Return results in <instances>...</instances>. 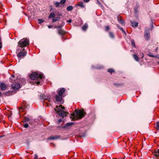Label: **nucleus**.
<instances>
[{
    "mask_svg": "<svg viewBox=\"0 0 159 159\" xmlns=\"http://www.w3.org/2000/svg\"><path fill=\"white\" fill-rule=\"evenodd\" d=\"M97 2H98V3L100 5L101 4V3L99 2L98 1V0H97Z\"/></svg>",
    "mask_w": 159,
    "mask_h": 159,
    "instance_id": "a18cd8bd",
    "label": "nucleus"
},
{
    "mask_svg": "<svg viewBox=\"0 0 159 159\" xmlns=\"http://www.w3.org/2000/svg\"><path fill=\"white\" fill-rule=\"evenodd\" d=\"M57 28H59V29L58 30V33L59 34L63 35L65 34V32L63 30L60 28L59 26L57 27Z\"/></svg>",
    "mask_w": 159,
    "mask_h": 159,
    "instance_id": "9b49d317",
    "label": "nucleus"
},
{
    "mask_svg": "<svg viewBox=\"0 0 159 159\" xmlns=\"http://www.w3.org/2000/svg\"><path fill=\"white\" fill-rule=\"evenodd\" d=\"M109 36L112 39L114 38V35L113 33L111 32H109Z\"/></svg>",
    "mask_w": 159,
    "mask_h": 159,
    "instance_id": "aec40b11",
    "label": "nucleus"
},
{
    "mask_svg": "<svg viewBox=\"0 0 159 159\" xmlns=\"http://www.w3.org/2000/svg\"><path fill=\"white\" fill-rule=\"evenodd\" d=\"M86 113L84 112V110H75V111L72 113L70 116V118L72 120L74 121L76 120L82 118L85 116Z\"/></svg>",
    "mask_w": 159,
    "mask_h": 159,
    "instance_id": "f257e3e1",
    "label": "nucleus"
},
{
    "mask_svg": "<svg viewBox=\"0 0 159 159\" xmlns=\"http://www.w3.org/2000/svg\"><path fill=\"white\" fill-rule=\"evenodd\" d=\"M39 21H40V23H42L43 22V21L41 19H39Z\"/></svg>",
    "mask_w": 159,
    "mask_h": 159,
    "instance_id": "79ce46f5",
    "label": "nucleus"
},
{
    "mask_svg": "<svg viewBox=\"0 0 159 159\" xmlns=\"http://www.w3.org/2000/svg\"><path fill=\"white\" fill-rule=\"evenodd\" d=\"M0 42H1V38L0 37Z\"/></svg>",
    "mask_w": 159,
    "mask_h": 159,
    "instance_id": "8fccbe9b",
    "label": "nucleus"
},
{
    "mask_svg": "<svg viewBox=\"0 0 159 159\" xmlns=\"http://www.w3.org/2000/svg\"><path fill=\"white\" fill-rule=\"evenodd\" d=\"M29 44V41L28 39L24 38L20 40L18 43V47H17V51L20 49L23 48L26 46H27Z\"/></svg>",
    "mask_w": 159,
    "mask_h": 159,
    "instance_id": "f03ea898",
    "label": "nucleus"
},
{
    "mask_svg": "<svg viewBox=\"0 0 159 159\" xmlns=\"http://www.w3.org/2000/svg\"><path fill=\"white\" fill-rule=\"evenodd\" d=\"M61 138L60 135H53L51 136L48 138V139L49 140H55Z\"/></svg>",
    "mask_w": 159,
    "mask_h": 159,
    "instance_id": "6e6552de",
    "label": "nucleus"
},
{
    "mask_svg": "<svg viewBox=\"0 0 159 159\" xmlns=\"http://www.w3.org/2000/svg\"><path fill=\"white\" fill-rule=\"evenodd\" d=\"M117 26L118 28V29H119L121 30L125 34H126L125 32V31L123 30L122 28H121L120 26H119V25L118 24H117Z\"/></svg>",
    "mask_w": 159,
    "mask_h": 159,
    "instance_id": "5701e85b",
    "label": "nucleus"
},
{
    "mask_svg": "<svg viewBox=\"0 0 159 159\" xmlns=\"http://www.w3.org/2000/svg\"><path fill=\"white\" fill-rule=\"evenodd\" d=\"M140 55L141 57V58H143V57L144 56V54L143 53H140Z\"/></svg>",
    "mask_w": 159,
    "mask_h": 159,
    "instance_id": "f704fd0d",
    "label": "nucleus"
},
{
    "mask_svg": "<svg viewBox=\"0 0 159 159\" xmlns=\"http://www.w3.org/2000/svg\"><path fill=\"white\" fill-rule=\"evenodd\" d=\"M35 159H37L38 158V156L36 154L35 155Z\"/></svg>",
    "mask_w": 159,
    "mask_h": 159,
    "instance_id": "37998d69",
    "label": "nucleus"
},
{
    "mask_svg": "<svg viewBox=\"0 0 159 159\" xmlns=\"http://www.w3.org/2000/svg\"><path fill=\"white\" fill-rule=\"evenodd\" d=\"M84 1L86 2H88L90 0H84Z\"/></svg>",
    "mask_w": 159,
    "mask_h": 159,
    "instance_id": "e433bc0d",
    "label": "nucleus"
},
{
    "mask_svg": "<svg viewBox=\"0 0 159 159\" xmlns=\"http://www.w3.org/2000/svg\"><path fill=\"white\" fill-rule=\"evenodd\" d=\"M60 20V18L59 17H55L52 19V21L54 22L57 21H59Z\"/></svg>",
    "mask_w": 159,
    "mask_h": 159,
    "instance_id": "dca6fc26",
    "label": "nucleus"
},
{
    "mask_svg": "<svg viewBox=\"0 0 159 159\" xmlns=\"http://www.w3.org/2000/svg\"><path fill=\"white\" fill-rule=\"evenodd\" d=\"M88 28V25L87 24H85L83 26L82 29L84 30H86Z\"/></svg>",
    "mask_w": 159,
    "mask_h": 159,
    "instance_id": "412c9836",
    "label": "nucleus"
},
{
    "mask_svg": "<svg viewBox=\"0 0 159 159\" xmlns=\"http://www.w3.org/2000/svg\"><path fill=\"white\" fill-rule=\"evenodd\" d=\"M20 84L16 83H13L11 85L12 89L15 90L18 89L20 88Z\"/></svg>",
    "mask_w": 159,
    "mask_h": 159,
    "instance_id": "0eeeda50",
    "label": "nucleus"
},
{
    "mask_svg": "<svg viewBox=\"0 0 159 159\" xmlns=\"http://www.w3.org/2000/svg\"><path fill=\"white\" fill-rule=\"evenodd\" d=\"M144 32V37L146 40H148L149 39L150 36L149 29L146 28Z\"/></svg>",
    "mask_w": 159,
    "mask_h": 159,
    "instance_id": "423d86ee",
    "label": "nucleus"
},
{
    "mask_svg": "<svg viewBox=\"0 0 159 159\" xmlns=\"http://www.w3.org/2000/svg\"><path fill=\"white\" fill-rule=\"evenodd\" d=\"M131 24L133 27H137L138 25V23L136 22L132 21L131 22Z\"/></svg>",
    "mask_w": 159,
    "mask_h": 159,
    "instance_id": "f3484780",
    "label": "nucleus"
},
{
    "mask_svg": "<svg viewBox=\"0 0 159 159\" xmlns=\"http://www.w3.org/2000/svg\"><path fill=\"white\" fill-rule=\"evenodd\" d=\"M110 29V27L108 26H106L105 27V30L107 31Z\"/></svg>",
    "mask_w": 159,
    "mask_h": 159,
    "instance_id": "2f4dec72",
    "label": "nucleus"
},
{
    "mask_svg": "<svg viewBox=\"0 0 159 159\" xmlns=\"http://www.w3.org/2000/svg\"><path fill=\"white\" fill-rule=\"evenodd\" d=\"M156 128L158 130H159V121L156 123Z\"/></svg>",
    "mask_w": 159,
    "mask_h": 159,
    "instance_id": "c85d7f7f",
    "label": "nucleus"
},
{
    "mask_svg": "<svg viewBox=\"0 0 159 159\" xmlns=\"http://www.w3.org/2000/svg\"><path fill=\"white\" fill-rule=\"evenodd\" d=\"M17 52H18V54H17V57L19 58H23L27 54V51L25 50L24 48H20L18 51H17Z\"/></svg>",
    "mask_w": 159,
    "mask_h": 159,
    "instance_id": "39448f33",
    "label": "nucleus"
},
{
    "mask_svg": "<svg viewBox=\"0 0 159 159\" xmlns=\"http://www.w3.org/2000/svg\"><path fill=\"white\" fill-rule=\"evenodd\" d=\"M24 127L25 128H27L28 127L29 125L28 124H25L23 125Z\"/></svg>",
    "mask_w": 159,
    "mask_h": 159,
    "instance_id": "72a5a7b5",
    "label": "nucleus"
},
{
    "mask_svg": "<svg viewBox=\"0 0 159 159\" xmlns=\"http://www.w3.org/2000/svg\"><path fill=\"white\" fill-rule=\"evenodd\" d=\"M66 0H61L60 3L61 4H63L65 3Z\"/></svg>",
    "mask_w": 159,
    "mask_h": 159,
    "instance_id": "c756f323",
    "label": "nucleus"
},
{
    "mask_svg": "<svg viewBox=\"0 0 159 159\" xmlns=\"http://www.w3.org/2000/svg\"><path fill=\"white\" fill-rule=\"evenodd\" d=\"M55 15V14L54 13H51L49 16V18H53L54 17Z\"/></svg>",
    "mask_w": 159,
    "mask_h": 159,
    "instance_id": "b1692460",
    "label": "nucleus"
},
{
    "mask_svg": "<svg viewBox=\"0 0 159 159\" xmlns=\"http://www.w3.org/2000/svg\"><path fill=\"white\" fill-rule=\"evenodd\" d=\"M73 9V7L71 6H69L67 8V10L68 11H71Z\"/></svg>",
    "mask_w": 159,
    "mask_h": 159,
    "instance_id": "4be33fe9",
    "label": "nucleus"
},
{
    "mask_svg": "<svg viewBox=\"0 0 159 159\" xmlns=\"http://www.w3.org/2000/svg\"><path fill=\"white\" fill-rule=\"evenodd\" d=\"M108 71L110 73H112L114 72V70L111 69H109L108 70Z\"/></svg>",
    "mask_w": 159,
    "mask_h": 159,
    "instance_id": "cd10ccee",
    "label": "nucleus"
},
{
    "mask_svg": "<svg viewBox=\"0 0 159 159\" xmlns=\"http://www.w3.org/2000/svg\"><path fill=\"white\" fill-rule=\"evenodd\" d=\"M40 97L41 98L43 99H47L48 100L49 102L50 101V98H47L43 94H41L40 95Z\"/></svg>",
    "mask_w": 159,
    "mask_h": 159,
    "instance_id": "ddd939ff",
    "label": "nucleus"
},
{
    "mask_svg": "<svg viewBox=\"0 0 159 159\" xmlns=\"http://www.w3.org/2000/svg\"><path fill=\"white\" fill-rule=\"evenodd\" d=\"M79 6L81 7H83V4L82 3V4H80L79 5Z\"/></svg>",
    "mask_w": 159,
    "mask_h": 159,
    "instance_id": "4c0bfd02",
    "label": "nucleus"
},
{
    "mask_svg": "<svg viewBox=\"0 0 159 159\" xmlns=\"http://www.w3.org/2000/svg\"><path fill=\"white\" fill-rule=\"evenodd\" d=\"M55 98L56 101L57 102H60L62 100V96L57 95L56 96Z\"/></svg>",
    "mask_w": 159,
    "mask_h": 159,
    "instance_id": "1a4fd4ad",
    "label": "nucleus"
},
{
    "mask_svg": "<svg viewBox=\"0 0 159 159\" xmlns=\"http://www.w3.org/2000/svg\"><path fill=\"white\" fill-rule=\"evenodd\" d=\"M59 123H60V122L61 121V120H59Z\"/></svg>",
    "mask_w": 159,
    "mask_h": 159,
    "instance_id": "c03bdc74",
    "label": "nucleus"
},
{
    "mask_svg": "<svg viewBox=\"0 0 159 159\" xmlns=\"http://www.w3.org/2000/svg\"><path fill=\"white\" fill-rule=\"evenodd\" d=\"M0 87L1 89L3 90H5L6 88V85L4 83H1L0 84Z\"/></svg>",
    "mask_w": 159,
    "mask_h": 159,
    "instance_id": "4468645a",
    "label": "nucleus"
},
{
    "mask_svg": "<svg viewBox=\"0 0 159 159\" xmlns=\"http://www.w3.org/2000/svg\"><path fill=\"white\" fill-rule=\"evenodd\" d=\"M57 108V112L60 116L63 117L66 116L67 113L64 111L65 108L64 107H62L61 105H60L58 107V106H57L54 109L56 111Z\"/></svg>",
    "mask_w": 159,
    "mask_h": 159,
    "instance_id": "7ed1b4c3",
    "label": "nucleus"
},
{
    "mask_svg": "<svg viewBox=\"0 0 159 159\" xmlns=\"http://www.w3.org/2000/svg\"><path fill=\"white\" fill-rule=\"evenodd\" d=\"M74 124L73 122H70L66 124L64 126V128L67 129L71 127L72 125Z\"/></svg>",
    "mask_w": 159,
    "mask_h": 159,
    "instance_id": "9d476101",
    "label": "nucleus"
},
{
    "mask_svg": "<svg viewBox=\"0 0 159 159\" xmlns=\"http://www.w3.org/2000/svg\"><path fill=\"white\" fill-rule=\"evenodd\" d=\"M2 43H1V42H0V48H2Z\"/></svg>",
    "mask_w": 159,
    "mask_h": 159,
    "instance_id": "a19ab883",
    "label": "nucleus"
},
{
    "mask_svg": "<svg viewBox=\"0 0 159 159\" xmlns=\"http://www.w3.org/2000/svg\"><path fill=\"white\" fill-rule=\"evenodd\" d=\"M132 56L134 59L136 61H139V58L138 56H137L136 55L134 54H133Z\"/></svg>",
    "mask_w": 159,
    "mask_h": 159,
    "instance_id": "a211bd4d",
    "label": "nucleus"
},
{
    "mask_svg": "<svg viewBox=\"0 0 159 159\" xmlns=\"http://www.w3.org/2000/svg\"><path fill=\"white\" fill-rule=\"evenodd\" d=\"M24 120L25 122H28L29 121V119L28 118L25 117V118Z\"/></svg>",
    "mask_w": 159,
    "mask_h": 159,
    "instance_id": "473e14b6",
    "label": "nucleus"
},
{
    "mask_svg": "<svg viewBox=\"0 0 159 159\" xmlns=\"http://www.w3.org/2000/svg\"><path fill=\"white\" fill-rule=\"evenodd\" d=\"M131 44L132 45V46L134 47H135V42H134V40H131Z\"/></svg>",
    "mask_w": 159,
    "mask_h": 159,
    "instance_id": "393cba45",
    "label": "nucleus"
},
{
    "mask_svg": "<svg viewBox=\"0 0 159 159\" xmlns=\"http://www.w3.org/2000/svg\"><path fill=\"white\" fill-rule=\"evenodd\" d=\"M4 136V135H1V136H0V138H1V137H3Z\"/></svg>",
    "mask_w": 159,
    "mask_h": 159,
    "instance_id": "49530a36",
    "label": "nucleus"
},
{
    "mask_svg": "<svg viewBox=\"0 0 159 159\" xmlns=\"http://www.w3.org/2000/svg\"><path fill=\"white\" fill-rule=\"evenodd\" d=\"M138 10L137 8H135L134 9V12L135 15H137L138 13Z\"/></svg>",
    "mask_w": 159,
    "mask_h": 159,
    "instance_id": "bb28decb",
    "label": "nucleus"
},
{
    "mask_svg": "<svg viewBox=\"0 0 159 159\" xmlns=\"http://www.w3.org/2000/svg\"><path fill=\"white\" fill-rule=\"evenodd\" d=\"M40 83V81H38L37 82H35L34 83V85L35 84L39 85Z\"/></svg>",
    "mask_w": 159,
    "mask_h": 159,
    "instance_id": "7c9ffc66",
    "label": "nucleus"
},
{
    "mask_svg": "<svg viewBox=\"0 0 159 159\" xmlns=\"http://www.w3.org/2000/svg\"><path fill=\"white\" fill-rule=\"evenodd\" d=\"M157 49H158V48L157 47V48H156V51H157Z\"/></svg>",
    "mask_w": 159,
    "mask_h": 159,
    "instance_id": "09e8293b",
    "label": "nucleus"
},
{
    "mask_svg": "<svg viewBox=\"0 0 159 159\" xmlns=\"http://www.w3.org/2000/svg\"><path fill=\"white\" fill-rule=\"evenodd\" d=\"M149 56L151 57H156L154 55H149Z\"/></svg>",
    "mask_w": 159,
    "mask_h": 159,
    "instance_id": "c9c22d12",
    "label": "nucleus"
},
{
    "mask_svg": "<svg viewBox=\"0 0 159 159\" xmlns=\"http://www.w3.org/2000/svg\"><path fill=\"white\" fill-rule=\"evenodd\" d=\"M71 22V20H69L67 21V22L68 23H70V22Z\"/></svg>",
    "mask_w": 159,
    "mask_h": 159,
    "instance_id": "58836bf2",
    "label": "nucleus"
},
{
    "mask_svg": "<svg viewBox=\"0 0 159 159\" xmlns=\"http://www.w3.org/2000/svg\"><path fill=\"white\" fill-rule=\"evenodd\" d=\"M60 3L58 2H56L54 4V5L56 7H60Z\"/></svg>",
    "mask_w": 159,
    "mask_h": 159,
    "instance_id": "a878e982",
    "label": "nucleus"
},
{
    "mask_svg": "<svg viewBox=\"0 0 159 159\" xmlns=\"http://www.w3.org/2000/svg\"><path fill=\"white\" fill-rule=\"evenodd\" d=\"M154 153V155L157 157V159H159V149L155 151Z\"/></svg>",
    "mask_w": 159,
    "mask_h": 159,
    "instance_id": "2eb2a0df",
    "label": "nucleus"
},
{
    "mask_svg": "<svg viewBox=\"0 0 159 159\" xmlns=\"http://www.w3.org/2000/svg\"><path fill=\"white\" fill-rule=\"evenodd\" d=\"M117 19L119 22L120 23H121L122 25H125V22L123 20L121 19H119L118 18Z\"/></svg>",
    "mask_w": 159,
    "mask_h": 159,
    "instance_id": "6ab92c4d",
    "label": "nucleus"
},
{
    "mask_svg": "<svg viewBox=\"0 0 159 159\" xmlns=\"http://www.w3.org/2000/svg\"><path fill=\"white\" fill-rule=\"evenodd\" d=\"M65 89L64 88H62L60 89L58 91V95H59L62 96V95H63L64 93L65 92Z\"/></svg>",
    "mask_w": 159,
    "mask_h": 159,
    "instance_id": "f8f14e48",
    "label": "nucleus"
},
{
    "mask_svg": "<svg viewBox=\"0 0 159 159\" xmlns=\"http://www.w3.org/2000/svg\"><path fill=\"white\" fill-rule=\"evenodd\" d=\"M11 76H12V77H14V76L13 75H11Z\"/></svg>",
    "mask_w": 159,
    "mask_h": 159,
    "instance_id": "de8ad7c7",
    "label": "nucleus"
},
{
    "mask_svg": "<svg viewBox=\"0 0 159 159\" xmlns=\"http://www.w3.org/2000/svg\"><path fill=\"white\" fill-rule=\"evenodd\" d=\"M48 27L49 28H51L52 27V26L51 25H49L48 26Z\"/></svg>",
    "mask_w": 159,
    "mask_h": 159,
    "instance_id": "ea45409f",
    "label": "nucleus"
},
{
    "mask_svg": "<svg viewBox=\"0 0 159 159\" xmlns=\"http://www.w3.org/2000/svg\"><path fill=\"white\" fill-rule=\"evenodd\" d=\"M30 78L32 80H35L39 78V80H41L43 78V75L42 74H39L36 72H33L30 76Z\"/></svg>",
    "mask_w": 159,
    "mask_h": 159,
    "instance_id": "20e7f679",
    "label": "nucleus"
},
{
    "mask_svg": "<svg viewBox=\"0 0 159 159\" xmlns=\"http://www.w3.org/2000/svg\"><path fill=\"white\" fill-rule=\"evenodd\" d=\"M113 159H116V158H113Z\"/></svg>",
    "mask_w": 159,
    "mask_h": 159,
    "instance_id": "3c124183",
    "label": "nucleus"
}]
</instances>
